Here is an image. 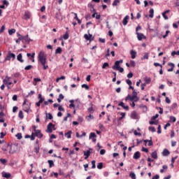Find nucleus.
I'll list each match as a JSON object with an SVG mask.
<instances>
[{
    "instance_id": "f257e3e1",
    "label": "nucleus",
    "mask_w": 179,
    "mask_h": 179,
    "mask_svg": "<svg viewBox=\"0 0 179 179\" xmlns=\"http://www.w3.org/2000/svg\"><path fill=\"white\" fill-rule=\"evenodd\" d=\"M17 36L18 37V39H17L15 41L17 44H20V41H22V43L24 41H27V38H29V35H26L25 36H23L20 35V34H19V32L17 33Z\"/></svg>"
},
{
    "instance_id": "f03ea898",
    "label": "nucleus",
    "mask_w": 179,
    "mask_h": 179,
    "mask_svg": "<svg viewBox=\"0 0 179 179\" xmlns=\"http://www.w3.org/2000/svg\"><path fill=\"white\" fill-rule=\"evenodd\" d=\"M38 61L41 62V65L43 64H47V57L43 52H41L38 55Z\"/></svg>"
},
{
    "instance_id": "7ed1b4c3",
    "label": "nucleus",
    "mask_w": 179,
    "mask_h": 179,
    "mask_svg": "<svg viewBox=\"0 0 179 179\" xmlns=\"http://www.w3.org/2000/svg\"><path fill=\"white\" fill-rule=\"evenodd\" d=\"M52 128L54 131H55V125L52 122L49 123L47 126V129L45 130V132H47L48 134H52Z\"/></svg>"
},
{
    "instance_id": "20e7f679",
    "label": "nucleus",
    "mask_w": 179,
    "mask_h": 179,
    "mask_svg": "<svg viewBox=\"0 0 179 179\" xmlns=\"http://www.w3.org/2000/svg\"><path fill=\"white\" fill-rule=\"evenodd\" d=\"M7 148H10L9 153H15V152H16V150L17 149V143H15L12 145L8 144L7 145Z\"/></svg>"
},
{
    "instance_id": "39448f33",
    "label": "nucleus",
    "mask_w": 179,
    "mask_h": 179,
    "mask_svg": "<svg viewBox=\"0 0 179 179\" xmlns=\"http://www.w3.org/2000/svg\"><path fill=\"white\" fill-rule=\"evenodd\" d=\"M129 100L130 101H138L139 98H136V96H134V95L131 96L130 94H128L127 96L125 98V101H128Z\"/></svg>"
},
{
    "instance_id": "423d86ee",
    "label": "nucleus",
    "mask_w": 179,
    "mask_h": 179,
    "mask_svg": "<svg viewBox=\"0 0 179 179\" xmlns=\"http://www.w3.org/2000/svg\"><path fill=\"white\" fill-rule=\"evenodd\" d=\"M11 58L13 59V60L15 59L16 55H15V53H11V52L9 51L8 55H7L4 61H10Z\"/></svg>"
},
{
    "instance_id": "0eeeda50",
    "label": "nucleus",
    "mask_w": 179,
    "mask_h": 179,
    "mask_svg": "<svg viewBox=\"0 0 179 179\" xmlns=\"http://www.w3.org/2000/svg\"><path fill=\"white\" fill-rule=\"evenodd\" d=\"M34 134H35V136H37V138H39V139H41V138L43 137V134H41V130L34 129Z\"/></svg>"
},
{
    "instance_id": "6e6552de",
    "label": "nucleus",
    "mask_w": 179,
    "mask_h": 179,
    "mask_svg": "<svg viewBox=\"0 0 179 179\" xmlns=\"http://www.w3.org/2000/svg\"><path fill=\"white\" fill-rule=\"evenodd\" d=\"M137 34V38L139 41H142V38H146V36L143 34H140L139 32H136Z\"/></svg>"
},
{
    "instance_id": "1a4fd4ad",
    "label": "nucleus",
    "mask_w": 179,
    "mask_h": 179,
    "mask_svg": "<svg viewBox=\"0 0 179 179\" xmlns=\"http://www.w3.org/2000/svg\"><path fill=\"white\" fill-rule=\"evenodd\" d=\"M121 66H120V62L116 61L115 62V64L112 66V69H113L115 71H117L118 68H120Z\"/></svg>"
},
{
    "instance_id": "9d476101",
    "label": "nucleus",
    "mask_w": 179,
    "mask_h": 179,
    "mask_svg": "<svg viewBox=\"0 0 179 179\" xmlns=\"http://www.w3.org/2000/svg\"><path fill=\"white\" fill-rule=\"evenodd\" d=\"M139 157H141V152H139V151H136L133 156V159L138 160Z\"/></svg>"
},
{
    "instance_id": "9b49d317",
    "label": "nucleus",
    "mask_w": 179,
    "mask_h": 179,
    "mask_svg": "<svg viewBox=\"0 0 179 179\" xmlns=\"http://www.w3.org/2000/svg\"><path fill=\"white\" fill-rule=\"evenodd\" d=\"M128 19H129V15H126L123 19L122 23L124 26H127V24H128Z\"/></svg>"
},
{
    "instance_id": "f8f14e48",
    "label": "nucleus",
    "mask_w": 179,
    "mask_h": 179,
    "mask_svg": "<svg viewBox=\"0 0 179 179\" xmlns=\"http://www.w3.org/2000/svg\"><path fill=\"white\" fill-rule=\"evenodd\" d=\"M1 174L2 177H3L4 178H10V176H12L10 173L6 172H2Z\"/></svg>"
},
{
    "instance_id": "ddd939ff",
    "label": "nucleus",
    "mask_w": 179,
    "mask_h": 179,
    "mask_svg": "<svg viewBox=\"0 0 179 179\" xmlns=\"http://www.w3.org/2000/svg\"><path fill=\"white\" fill-rule=\"evenodd\" d=\"M23 58V55H22V53H20L17 56V61H19L20 62H24V60L22 59Z\"/></svg>"
},
{
    "instance_id": "4468645a",
    "label": "nucleus",
    "mask_w": 179,
    "mask_h": 179,
    "mask_svg": "<svg viewBox=\"0 0 179 179\" xmlns=\"http://www.w3.org/2000/svg\"><path fill=\"white\" fill-rule=\"evenodd\" d=\"M169 66H171V69H168V72H173V71H174V63H169L168 64Z\"/></svg>"
},
{
    "instance_id": "2eb2a0df",
    "label": "nucleus",
    "mask_w": 179,
    "mask_h": 179,
    "mask_svg": "<svg viewBox=\"0 0 179 179\" xmlns=\"http://www.w3.org/2000/svg\"><path fill=\"white\" fill-rule=\"evenodd\" d=\"M130 54H131V55L132 59H135V58H136V51H135V50H131V51H130Z\"/></svg>"
},
{
    "instance_id": "dca6fc26",
    "label": "nucleus",
    "mask_w": 179,
    "mask_h": 179,
    "mask_svg": "<svg viewBox=\"0 0 179 179\" xmlns=\"http://www.w3.org/2000/svg\"><path fill=\"white\" fill-rule=\"evenodd\" d=\"M169 155H170V151H169V150L167 149H164L162 152V156H169Z\"/></svg>"
},
{
    "instance_id": "f3484780",
    "label": "nucleus",
    "mask_w": 179,
    "mask_h": 179,
    "mask_svg": "<svg viewBox=\"0 0 179 179\" xmlns=\"http://www.w3.org/2000/svg\"><path fill=\"white\" fill-rule=\"evenodd\" d=\"M64 135L65 136H66L68 139H71V135H72V131H69L67 133H65Z\"/></svg>"
},
{
    "instance_id": "a211bd4d",
    "label": "nucleus",
    "mask_w": 179,
    "mask_h": 179,
    "mask_svg": "<svg viewBox=\"0 0 179 179\" xmlns=\"http://www.w3.org/2000/svg\"><path fill=\"white\" fill-rule=\"evenodd\" d=\"M45 118L46 120H52V118H54V117H52V115L51 113H45Z\"/></svg>"
},
{
    "instance_id": "6ab92c4d",
    "label": "nucleus",
    "mask_w": 179,
    "mask_h": 179,
    "mask_svg": "<svg viewBox=\"0 0 179 179\" xmlns=\"http://www.w3.org/2000/svg\"><path fill=\"white\" fill-rule=\"evenodd\" d=\"M44 98H41L39 101L36 103V107H40L41 104L44 101Z\"/></svg>"
},
{
    "instance_id": "aec40b11",
    "label": "nucleus",
    "mask_w": 179,
    "mask_h": 179,
    "mask_svg": "<svg viewBox=\"0 0 179 179\" xmlns=\"http://www.w3.org/2000/svg\"><path fill=\"white\" fill-rule=\"evenodd\" d=\"M151 157L156 160L157 159V152L154 151L153 152H152Z\"/></svg>"
},
{
    "instance_id": "412c9836",
    "label": "nucleus",
    "mask_w": 179,
    "mask_h": 179,
    "mask_svg": "<svg viewBox=\"0 0 179 179\" xmlns=\"http://www.w3.org/2000/svg\"><path fill=\"white\" fill-rule=\"evenodd\" d=\"M23 107V110L24 111H25V113H29V110H30V106L29 105H24Z\"/></svg>"
},
{
    "instance_id": "4be33fe9",
    "label": "nucleus",
    "mask_w": 179,
    "mask_h": 179,
    "mask_svg": "<svg viewBox=\"0 0 179 179\" xmlns=\"http://www.w3.org/2000/svg\"><path fill=\"white\" fill-rule=\"evenodd\" d=\"M131 118H133V120H136V118L138 117V114L136 113V112L134 111L131 113Z\"/></svg>"
},
{
    "instance_id": "5701e85b",
    "label": "nucleus",
    "mask_w": 179,
    "mask_h": 179,
    "mask_svg": "<svg viewBox=\"0 0 179 179\" xmlns=\"http://www.w3.org/2000/svg\"><path fill=\"white\" fill-rule=\"evenodd\" d=\"M92 138H97V135H96V133L92 132L90 134L89 139H92Z\"/></svg>"
},
{
    "instance_id": "b1692460",
    "label": "nucleus",
    "mask_w": 179,
    "mask_h": 179,
    "mask_svg": "<svg viewBox=\"0 0 179 179\" xmlns=\"http://www.w3.org/2000/svg\"><path fill=\"white\" fill-rule=\"evenodd\" d=\"M62 48L61 47H58L55 50V54H62Z\"/></svg>"
},
{
    "instance_id": "393cba45",
    "label": "nucleus",
    "mask_w": 179,
    "mask_h": 179,
    "mask_svg": "<svg viewBox=\"0 0 179 179\" xmlns=\"http://www.w3.org/2000/svg\"><path fill=\"white\" fill-rule=\"evenodd\" d=\"M154 13H155V10H153V8H150L149 17H151V19H152L154 16Z\"/></svg>"
},
{
    "instance_id": "a878e982",
    "label": "nucleus",
    "mask_w": 179,
    "mask_h": 179,
    "mask_svg": "<svg viewBox=\"0 0 179 179\" xmlns=\"http://www.w3.org/2000/svg\"><path fill=\"white\" fill-rule=\"evenodd\" d=\"M14 33H16V29H11L8 30V34L10 36H12V34H14Z\"/></svg>"
},
{
    "instance_id": "bb28decb",
    "label": "nucleus",
    "mask_w": 179,
    "mask_h": 179,
    "mask_svg": "<svg viewBox=\"0 0 179 179\" xmlns=\"http://www.w3.org/2000/svg\"><path fill=\"white\" fill-rule=\"evenodd\" d=\"M24 17L27 20L28 19H30V13L29 11L25 12L24 13Z\"/></svg>"
},
{
    "instance_id": "cd10ccee",
    "label": "nucleus",
    "mask_w": 179,
    "mask_h": 179,
    "mask_svg": "<svg viewBox=\"0 0 179 179\" xmlns=\"http://www.w3.org/2000/svg\"><path fill=\"white\" fill-rule=\"evenodd\" d=\"M120 117L118 118L117 121H122L123 118L125 117V113H120Z\"/></svg>"
},
{
    "instance_id": "c85d7f7f",
    "label": "nucleus",
    "mask_w": 179,
    "mask_h": 179,
    "mask_svg": "<svg viewBox=\"0 0 179 179\" xmlns=\"http://www.w3.org/2000/svg\"><path fill=\"white\" fill-rule=\"evenodd\" d=\"M129 177H131L132 179H136V175H135V173L134 172H131L129 173Z\"/></svg>"
},
{
    "instance_id": "c756f323",
    "label": "nucleus",
    "mask_w": 179,
    "mask_h": 179,
    "mask_svg": "<svg viewBox=\"0 0 179 179\" xmlns=\"http://www.w3.org/2000/svg\"><path fill=\"white\" fill-rule=\"evenodd\" d=\"M15 137L17 138V139H19V141H20V139H22V138H23V136H22V133H17L15 135Z\"/></svg>"
},
{
    "instance_id": "7c9ffc66",
    "label": "nucleus",
    "mask_w": 179,
    "mask_h": 179,
    "mask_svg": "<svg viewBox=\"0 0 179 179\" xmlns=\"http://www.w3.org/2000/svg\"><path fill=\"white\" fill-rule=\"evenodd\" d=\"M81 87H83V89H85V90H89L90 89L89 85H87V84H83L81 85Z\"/></svg>"
},
{
    "instance_id": "2f4dec72",
    "label": "nucleus",
    "mask_w": 179,
    "mask_h": 179,
    "mask_svg": "<svg viewBox=\"0 0 179 179\" xmlns=\"http://www.w3.org/2000/svg\"><path fill=\"white\" fill-rule=\"evenodd\" d=\"M144 80H145V83H146V85H149V83H150V78H148V77H145L144 78Z\"/></svg>"
},
{
    "instance_id": "473e14b6",
    "label": "nucleus",
    "mask_w": 179,
    "mask_h": 179,
    "mask_svg": "<svg viewBox=\"0 0 179 179\" xmlns=\"http://www.w3.org/2000/svg\"><path fill=\"white\" fill-rule=\"evenodd\" d=\"M91 153L92 152H90V150H87L83 152L84 156H90Z\"/></svg>"
},
{
    "instance_id": "72a5a7b5",
    "label": "nucleus",
    "mask_w": 179,
    "mask_h": 179,
    "mask_svg": "<svg viewBox=\"0 0 179 179\" xmlns=\"http://www.w3.org/2000/svg\"><path fill=\"white\" fill-rule=\"evenodd\" d=\"M36 135H35V134H34V132H32L31 133V135L30 136V139H31V141H34L35 139H36Z\"/></svg>"
},
{
    "instance_id": "f704fd0d",
    "label": "nucleus",
    "mask_w": 179,
    "mask_h": 179,
    "mask_svg": "<svg viewBox=\"0 0 179 179\" xmlns=\"http://www.w3.org/2000/svg\"><path fill=\"white\" fill-rule=\"evenodd\" d=\"M170 121H171V122H176V121H177V119L174 116H171Z\"/></svg>"
},
{
    "instance_id": "c9c22d12",
    "label": "nucleus",
    "mask_w": 179,
    "mask_h": 179,
    "mask_svg": "<svg viewBox=\"0 0 179 179\" xmlns=\"http://www.w3.org/2000/svg\"><path fill=\"white\" fill-rule=\"evenodd\" d=\"M63 38L64 40H68V38H69V34H68V32L65 33V34L63 36Z\"/></svg>"
},
{
    "instance_id": "e433bc0d",
    "label": "nucleus",
    "mask_w": 179,
    "mask_h": 179,
    "mask_svg": "<svg viewBox=\"0 0 179 179\" xmlns=\"http://www.w3.org/2000/svg\"><path fill=\"white\" fill-rule=\"evenodd\" d=\"M97 169H99V170H101V169H103V162H100L97 164Z\"/></svg>"
},
{
    "instance_id": "4c0bfd02",
    "label": "nucleus",
    "mask_w": 179,
    "mask_h": 179,
    "mask_svg": "<svg viewBox=\"0 0 179 179\" xmlns=\"http://www.w3.org/2000/svg\"><path fill=\"white\" fill-rule=\"evenodd\" d=\"M148 129L151 131V132H156V128H155V127H149Z\"/></svg>"
},
{
    "instance_id": "58836bf2",
    "label": "nucleus",
    "mask_w": 179,
    "mask_h": 179,
    "mask_svg": "<svg viewBox=\"0 0 179 179\" xmlns=\"http://www.w3.org/2000/svg\"><path fill=\"white\" fill-rule=\"evenodd\" d=\"M35 152L36 153H38L40 152V147L38 146V145H35Z\"/></svg>"
},
{
    "instance_id": "ea45409f",
    "label": "nucleus",
    "mask_w": 179,
    "mask_h": 179,
    "mask_svg": "<svg viewBox=\"0 0 179 179\" xmlns=\"http://www.w3.org/2000/svg\"><path fill=\"white\" fill-rule=\"evenodd\" d=\"M48 164H49V167H52V166H54V161L48 160Z\"/></svg>"
},
{
    "instance_id": "a19ab883",
    "label": "nucleus",
    "mask_w": 179,
    "mask_h": 179,
    "mask_svg": "<svg viewBox=\"0 0 179 179\" xmlns=\"http://www.w3.org/2000/svg\"><path fill=\"white\" fill-rule=\"evenodd\" d=\"M120 3V0H115L113 3V6H117Z\"/></svg>"
},
{
    "instance_id": "79ce46f5",
    "label": "nucleus",
    "mask_w": 179,
    "mask_h": 179,
    "mask_svg": "<svg viewBox=\"0 0 179 179\" xmlns=\"http://www.w3.org/2000/svg\"><path fill=\"white\" fill-rule=\"evenodd\" d=\"M59 17H61V12H57L55 14V18L56 19H59Z\"/></svg>"
},
{
    "instance_id": "37998d69",
    "label": "nucleus",
    "mask_w": 179,
    "mask_h": 179,
    "mask_svg": "<svg viewBox=\"0 0 179 179\" xmlns=\"http://www.w3.org/2000/svg\"><path fill=\"white\" fill-rule=\"evenodd\" d=\"M108 66H109L108 63L105 62V63L102 65V69H106V68H107Z\"/></svg>"
},
{
    "instance_id": "c03bdc74",
    "label": "nucleus",
    "mask_w": 179,
    "mask_h": 179,
    "mask_svg": "<svg viewBox=\"0 0 179 179\" xmlns=\"http://www.w3.org/2000/svg\"><path fill=\"white\" fill-rule=\"evenodd\" d=\"M36 55V53H32V54H31V53H27V56L29 57H31V58H34V56Z\"/></svg>"
},
{
    "instance_id": "a18cd8bd",
    "label": "nucleus",
    "mask_w": 179,
    "mask_h": 179,
    "mask_svg": "<svg viewBox=\"0 0 179 179\" xmlns=\"http://www.w3.org/2000/svg\"><path fill=\"white\" fill-rule=\"evenodd\" d=\"M18 117H19L20 118H21V120H22V118H24L23 112H22V110H20V111L19 112Z\"/></svg>"
},
{
    "instance_id": "49530a36",
    "label": "nucleus",
    "mask_w": 179,
    "mask_h": 179,
    "mask_svg": "<svg viewBox=\"0 0 179 179\" xmlns=\"http://www.w3.org/2000/svg\"><path fill=\"white\" fill-rule=\"evenodd\" d=\"M32 68H33V66L28 65V66H25L24 69H25V71H30V69Z\"/></svg>"
},
{
    "instance_id": "de8ad7c7",
    "label": "nucleus",
    "mask_w": 179,
    "mask_h": 179,
    "mask_svg": "<svg viewBox=\"0 0 179 179\" xmlns=\"http://www.w3.org/2000/svg\"><path fill=\"white\" fill-rule=\"evenodd\" d=\"M157 118H159V114H156L155 115L151 117L152 121H155Z\"/></svg>"
},
{
    "instance_id": "09e8293b",
    "label": "nucleus",
    "mask_w": 179,
    "mask_h": 179,
    "mask_svg": "<svg viewBox=\"0 0 179 179\" xmlns=\"http://www.w3.org/2000/svg\"><path fill=\"white\" fill-rule=\"evenodd\" d=\"M141 59H149V55L148 53H145L143 57Z\"/></svg>"
},
{
    "instance_id": "8fccbe9b",
    "label": "nucleus",
    "mask_w": 179,
    "mask_h": 179,
    "mask_svg": "<svg viewBox=\"0 0 179 179\" xmlns=\"http://www.w3.org/2000/svg\"><path fill=\"white\" fill-rule=\"evenodd\" d=\"M82 62H83L84 64H89V60L83 57L82 59Z\"/></svg>"
},
{
    "instance_id": "3c124183",
    "label": "nucleus",
    "mask_w": 179,
    "mask_h": 179,
    "mask_svg": "<svg viewBox=\"0 0 179 179\" xmlns=\"http://www.w3.org/2000/svg\"><path fill=\"white\" fill-rule=\"evenodd\" d=\"M133 76H134V73H132V72H130V73H129L127 74V78H128L129 79H131V78H133Z\"/></svg>"
},
{
    "instance_id": "603ef678",
    "label": "nucleus",
    "mask_w": 179,
    "mask_h": 179,
    "mask_svg": "<svg viewBox=\"0 0 179 179\" xmlns=\"http://www.w3.org/2000/svg\"><path fill=\"white\" fill-rule=\"evenodd\" d=\"M149 146H153V141H152V137L150 138V141H148Z\"/></svg>"
},
{
    "instance_id": "864d4df0",
    "label": "nucleus",
    "mask_w": 179,
    "mask_h": 179,
    "mask_svg": "<svg viewBox=\"0 0 179 179\" xmlns=\"http://www.w3.org/2000/svg\"><path fill=\"white\" fill-rule=\"evenodd\" d=\"M157 134H162V126L159 124L158 125V129H157Z\"/></svg>"
},
{
    "instance_id": "5fc2aeb1",
    "label": "nucleus",
    "mask_w": 179,
    "mask_h": 179,
    "mask_svg": "<svg viewBox=\"0 0 179 179\" xmlns=\"http://www.w3.org/2000/svg\"><path fill=\"white\" fill-rule=\"evenodd\" d=\"M126 83L129 85V86H131L132 85V81H131L129 79H127L126 80Z\"/></svg>"
},
{
    "instance_id": "6e6d98bb",
    "label": "nucleus",
    "mask_w": 179,
    "mask_h": 179,
    "mask_svg": "<svg viewBox=\"0 0 179 179\" xmlns=\"http://www.w3.org/2000/svg\"><path fill=\"white\" fill-rule=\"evenodd\" d=\"M6 159H0V162L1 164H6Z\"/></svg>"
},
{
    "instance_id": "4d7b16f0",
    "label": "nucleus",
    "mask_w": 179,
    "mask_h": 179,
    "mask_svg": "<svg viewBox=\"0 0 179 179\" xmlns=\"http://www.w3.org/2000/svg\"><path fill=\"white\" fill-rule=\"evenodd\" d=\"M92 169H96V161L94 160L92 161Z\"/></svg>"
},
{
    "instance_id": "13d9d810",
    "label": "nucleus",
    "mask_w": 179,
    "mask_h": 179,
    "mask_svg": "<svg viewBox=\"0 0 179 179\" xmlns=\"http://www.w3.org/2000/svg\"><path fill=\"white\" fill-rule=\"evenodd\" d=\"M132 96H134L136 98H138V92L135 90L132 92Z\"/></svg>"
},
{
    "instance_id": "bf43d9fd",
    "label": "nucleus",
    "mask_w": 179,
    "mask_h": 179,
    "mask_svg": "<svg viewBox=\"0 0 179 179\" xmlns=\"http://www.w3.org/2000/svg\"><path fill=\"white\" fill-rule=\"evenodd\" d=\"M116 71H119V72H120V73H122V72H124V68L119 67L117 69H116Z\"/></svg>"
},
{
    "instance_id": "052dcab7",
    "label": "nucleus",
    "mask_w": 179,
    "mask_h": 179,
    "mask_svg": "<svg viewBox=\"0 0 179 179\" xmlns=\"http://www.w3.org/2000/svg\"><path fill=\"white\" fill-rule=\"evenodd\" d=\"M3 5H6V6H8V5H9V2L7 0H3Z\"/></svg>"
},
{
    "instance_id": "680f3d73",
    "label": "nucleus",
    "mask_w": 179,
    "mask_h": 179,
    "mask_svg": "<svg viewBox=\"0 0 179 179\" xmlns=\"http://www.w3.org/2000/svg\"><path fill=\"white\" fill-rule=\"evenodd\" d=\"M154 66H160V68H163V66L159 63H154Z\"/></svg>"
},
{
    "instance_id": "e2e57ef3",
    "label": "nucleus",
    "mask_w": 179,
    "mask_h": 179,
    "mask_svg": "<svg viewBox=\"0 0 179 179\" xmlns=\"http://www.w3.org/2000/svg\"><path fill=\"white\" fill-rule=\"evenodd\" d=\"M130 64H131V66L134 67L135 65H136L135 61L131 60L130 61Z\"/></svg>"
},
{
    "instance_id": "0e129e2a",
    "label": "nucleus",
    "mask_w": 179,
    "mask_h": 179,
    "mask_svg": "<svg viewBox=\"0 0 179 179\" xmlns=\"http://www.w3.org/2000/svg\"><path fill=\"white\" fill-rule=\"evenodd\" d=\"M100 155H106V150H104V149L101 150Z\"/></svg>"
},
{
    "instance_id": "69168bd1",
    "label": "nucleus",
    "mask_w": 179,
    "mask_h": 179,
    "mask_svg": "<svg viewBox=\"0 0 179 179\" xmlns=\"http://www.w3.org/2000/svg\"><path fill=\"white\" fill-rule=\"evenodd\" d=\"M58 110L59 111H65V109H64V108H62V106H59Z\"/></svg>"
},
{
    "instance_id": "338daca9",
    "label": "nucleus",
    "mask_w": 179,
    "mask_h": 179,
    "mask_svg": "<svg viewBox=\"0 0 179 179\" xmlns=\"http://www.w3.org/2000/svg\"><path fill=\"white\" fill-rule=\"evenodd\" d=\"M88 111L90 113H94V110H93V107L91 106L88 108Z\"/></svg>"
},
{
    "instance_id": "774afa93",
    "label": "nucleus",
    "mask_w": 179,
    "mask_h": 179,
    "mask_svg": "<svg viewBox=\"0 0 179 179\" xmlns=\"http://www.w3.org/2000/svg\"><path fill=\"white\" fill-rule=\"evenodd\" d=\"M160 178V176L159 175H155V176L152 177V179H159Z\"/></svg>"
}]
</instances>
